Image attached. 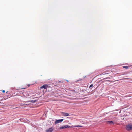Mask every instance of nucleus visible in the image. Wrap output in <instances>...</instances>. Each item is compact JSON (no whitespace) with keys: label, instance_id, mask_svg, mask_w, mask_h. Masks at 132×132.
<instances>
[{"label":"nucleus","instance_id":"1","mask_svg":"<svg viewBox=\"0 0 132 132\" xmlns=\"http://www.w3.org/2000/svg\"><path fill=\"white\" fill-rule=\"evenodd\" d=\"M126 129L128 131L132 130V125L128 124L126 126Z\"/></svg>","mask_w":132,"mask_h":132},{"label":"nucleus","instance_id":"2","mask_svg":"<svg viewBox=\"0 0 132 132\" xmlns=\"http://www.w3.org/2000/svg\"><path fill=\"white\" fill-rule=\"evenodd\" d=\"M67 128H71V126L68 125H64L63 126L60 127H59V129H63Z\"/></svg>","mask_w":132,"mask_h":132},{"label":"nucleus","instance_id":"3","mask_svg":"<svg viewBox=\"0 0 132 132\" xmlns=\"http://www.w3.org/2000/svg\"><path fill=\"white\" fill-rule=\"evenodd\" d=\"M54 128L53 127H51L50 128L47 129L45 130V132H52L53 131Z\"/></svg>","mask_w":132,"mask_h":132},{"label":"nucleus","instance_id":"4","mask_svg":"<svg viewBox=\"0 0 132 132\" xmlns=\"http://www.w3.org/2000/svg\"><path fill=\"white\" fill-rule=\"evenodd\" d=\"M63 119H61L56 120L55 122V124L56 125L61 122H62L63 121Z\"/></svg>","mask_w":132,"mask_h":132},{"label":"nucleus","instance_id":"5","mask_svg":"<svg viewBox=\"0 0 132 132\" xmlns=\"http://www.w3.org/2000/svg\"><path fill=\"white\" fill-rule=\"evenodd\" d=\"M61 114L62 116H67L69 115V114L65 112H62Z\"/></svg>","mask_w":132,"mask_h":132},{"label":"nucleus","instance_id":"6","mask_svg":"<svg viewBox=\"0 0 132 132\" xmlns=\"http://www.w3.org/2000/svg\"><path fill=\"white\" fill-rule=\"evenodd\" d=\"M107 123L108 124H113L114 122L112 121H108L107 122Z\"/></svg>","mask_w":132,"mask_h":132},{"label":"nucleus","instance_id":"7","mask_svg":"<svg viewBox=\"0 0 132 132\" xmlns=\"http://www.w3.org/2000/svg\"><path fill=\"white\" fill-rule=\"evenodd\" d=\"M71 128H73V127H82V126L79 125H75V126L73 125V126H71Z\"/></svg>","mask_w":132,"mask_h":132},{"label":"nucleus","instance_id":"8","mask_svg":"<svg viewBox=\"0 0 132 132\" xmlns=\"http://www.w3.org/2000/svg\"><path fill=\"white\" fill-rule=\"evenodd\" d=\"M46 85H44L40 87V88L42 89V88H44V89H46Z\"/></svg>","mask_w":132,"mask_h":132},{"label":"nucleus","instance_id":"9","mask_svg":"<svg viewBox=\"0 0 132 132\" xmlns=\"http://www.w3.org/2000/svg\"><path fill=\"white\" fill-rule=\"evenodd\" d=\"M46 89H47L48 88H49L50 87V86H49V85H47L46 84Z\"/></svg>","mask_w":132,"mask_h":132},{"label":"nucleus","instance_id":"10","mask_svg":"<svg viewBox=\"0 0 132 132\" xmlns=\"http://www.w3.org/2000/svg\"><path fill=\"white\" fill-rule=\"evenodd\" d=\"M36 101V100H34L30 101H29V102H31L34 103Z\"/></svg>","mask_w":132,"mask_h":132},{"label":"nucleus","instance_id":"11","mask_svg":"<svg viewBox=\"0 0 132 132\" xmlns=\"http://www.w3.org/2000/svg\"><path fill=\"white\" fill-rule=\"evenodd\" d=\"M122 67L126 69H128V66H123Z\"/></svg>","mask_w":132,"mask_h":132},{"label":"nucleus","instance_id":"12","mask_svg":"<svg viewBox=\"0 0 132 132\" xmlns=\"http://www.w3.org/2000/svg\"><path fill=\"white\" fill-rule=\"evenodd\" d=\"M18 92H19L18 94H22L23 93V92L21 91H19Z\"/></svg>","mask_w":132,"mask_h":132},{"label":"nucleus","instance_id":"13","mask_svg":"<svg viewBox=\"0 0 132 132\" xmlns=\"http://www.w3.org/2000/svg\"><path fill=\"white\" fill-rule=\"evenodd\" d=\"M93 86V85L92 84H91V85L90 86L89 88H90L92 87Z\"/></svg>","mask_w":132,"mask_h":132},{"label":"nucleus","instance_id":"14","mask_svg":"<svg viewBox=\"0 0 132 132\" xmlns=\"http://www.w3.org/2000/svg\"><path fill=\"white\" fill-rule=\"evenodd\" d=\"M109 73H105V72H104V73H103L102 74L103 75H105V74H108Z\"/></svg>","mask_w":132,"mask_h":132},{"label":"nucleus","instance_id":"15","mask_svg":"<svg viewBox=\"0 0 132 132\" xmlns=\"http://www.w3.org/2000/svg\"><path fill=\"white\" fill-rule=\"evenodd\" d=\"M25 89V88H20V89Z\"/></svg>","mask_w":132,"mask_h":132},{"label":"nucleus","instance_id":"16","mask_svg":"<svg viewBox=\"0 0 132 132\" xmlns=\"http://www.w3.org/2000/svg\"><path fill=\"white\" fill-rule=\"evenodd\" d=\"M5 92V91L4 90H3L2 91L3 93H4Z\"/></svg>","mask_w":132,"mask_h":132},{"label":"nucleus","instance_id":"17","mask_svg":"<svg viewBox=\"0 0 132 132\" xmlns=\"http://www.w3.org/2000/svg\"><path fill=\"white\" fill-rule=\"evenodd\" d=\"M30 86V85L29 84H28V87L29 86Z\"/></svg>","mask_w":132,"mask_h":132}]
</instances>
